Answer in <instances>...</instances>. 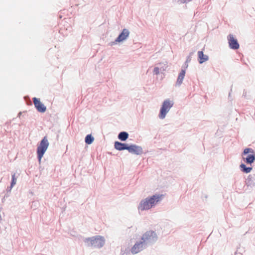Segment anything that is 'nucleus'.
<instances>
[{
    "label": "nucleus",
    "instance_id": "1",
    "mask_svg": "<svg viewBox=\"0 0 255 255\" xmlns=\"http://www.w3.org/2000/svg\"><path fill=\"white\" fill-rule=\"evenodd\" d=\"M49 145V143L46 136H44L40 141V143L38 145L37 148V154L39 162H41V159L47 150Z\"/></svg>",
    "mask_w": 255,
    "mask_h": 255
},
{
    "label": "nucleus",
    "instance_id": "2",
    "mask_svg": "<svg viewBox=\"0 0 255 255\" xmlns=\"http://www.w3.org/2000/svg\"><path fill=\"white\" fill-rule=\"evenodd\" d=\"M243 159L247 164L252 165L255 161V151L251 148H246L242 153Z\"/></svg>",
    "mask_w": 255,
    "mask_h": 255
},
{
    "label": "nucleus",
    "instance_id": "3",
    "mask_svg": "<svg viewBox=\"0 0 255 255\" xmlns=\"http://www.w3.org/2000/svg\"><path fill=\"white\" fill-rule=\"evenodd\" d=\"M85 242L87 243L88 246L101 248L105 244V239L103 237L97 236L87 238Z\"/></svg>",
    "mask_w": 255,
    "mask_h": 255
},
{
    "label": "nucleus",
    "instance_id": "4",
    "mask_svg": "<svg viewBox=\"0 0 255 255\" xmlns=\"http://www.w3.org/2000/svg\"><path fill=\"white\" fill-rule=\"evenodd\" d=\"M173 104L174 103L173 101H170L169 100H165L162 104L160 111L159 115V118L161 119H164L170 108L173 106Z\"/></svg>",
    "mask_w": 255,
    "mask_h": 255
},
{
    "label": "nucleus",
    "instance_id": "5",
    "mask_svg": "<svg viewBox=\"0 0 255 255\" xmlns=\"http://www.w3.org/2000/svg\"><path fill=\"white\" fill-rule=\"evenodd\" d=\"M156 233L152 231H148L145 232L142 236L141 240L143 243H152L157 240Z\"/></svg>",
    "mask_w": 255,
    "mask_h": 255
},
{
    "label": "nucleus",
    "instance_id": "6",
    "mask_svg": "<svg viewBox=\"0 0 255 255\" xmlns=\"http://www.w3.org/2000/svg\"><path fill=\"white\" fill-rule=\"evenodd\" d=\"M228 43L229 47L231 49L236 50L239 48V44L238 40L234 38V35L232 34H230L228 36Z\"/></svg>",
    "mask_w": 255,
    "mask_h": 255
},
{
    "label": "nucleus",
    "instance_id": "7",
    "mask_svg": "<svg viewBox=\"0 0 255 255\" xmlns=\"http://www.w3.org/2000/svg\"><path fill=\"white\" fill-rule=\"evenodd\" d=\"M33 102L35 108L38 112L44 113L46 111V107L40 102L39 99L36 98H33Z\"/></svg>",
    "mask_w": 255,
    "mask_h": 255
},
{
    "label": "nucleus",
    "instance_id": "8",
    "mask_svg": "<svg viewBox=\"0 0 255 255\" xmlns=\"http://www.w3.org/2000/svg\"><path fill=\"white\" fill-rule=\"evenodd\" d=\"M127 150L129 152L135 154H139L142 153V148L135 145H128L127 146Z\"/></svg>",
    "mask_w": 255,
    "mask_h": 255
},
{
    "label": "nucleus",
    "instance_id": "9",
    "mask_svg": "<svg viewBox=\"0 0 255 255\" xmlns=\"http://www.w3.org/2000/svg\"><path fill=\"white\" fill-rule=\"evenodd\" d=\"M144 245V244L142 241L140 242H137L135 244L131 249L130 251L131 253L132 254H136L140 252L143 249Z\"/></svg>",
    "mask_w": 255,
    "mask_h": 255
},
{
    "label": "nucleus",
    "instance_id": "10",
    "mask_svg": "<svg viewBox=\"0 0 255 255\" xmlns=\"http://www.w3.org/2000/svg\"><path fill=\"white\" fill-rule=\"evenodd\" d=\"M163 198V195H154L148 198L151 208L155 205L158 202L160 201Z\"/></svg>",
    "mask_w": 255,
    "mask_h": 255
},
{
    "label": "nucleus",
    "instance_id": "11",
    "mask_svg": "<svg viewBox=\"0 0 255 255\" xmlns=\"http://www.w3.org/2000/svg\"><path fill=\"white\" fill-rule=\"evenodd\" d=\"M188 64H186V62L185 63V65L183 67H182V69L178 75V78L176 81V83H177L179 85H181L182 83L183 80L185 75L186 70Z\"/></svg>",
    "mask_w": 255,
    "mask_h": 255
},
{
    "label": "nucleus",
    "instance_id": "12",
    "mask_svg": "<svg viewBox=\"0 0 255 255\" xmlns=\"http://www.w3.org/2000/svg\"><path fill=\"white\" fill-rule=\"evenodd\" d=\"M150 203V202L149 198H146L145 200L141 201L138 208L141 210H148L151 208L149 204Z\"/></svg>",
    "mask_w": 255,
    "mask_h": 255
},
{
    "label": "nucleus",
    "instance_id": "13",
    "mask_svg": "<svg viewBox=\"0 0 255 255\" xmlns=\"http://www.w3.org/2000/svg\"><path fill=\"white\" fill-rule=\"evenodd\" d=\"M129 31L127 29H124L122 33L119 35L116 40L117 42H121L127 39L129 36Z\"/></svg>",
    "mask_w": 255,
    "mask_h": 255
},
{
    "label": "nucleus",
    "instance_id": "14",
    "mask_svg": "<svg viewBox=\"0 0 255 255\" xmlns=\"http://www.w3.org/2000/svg\"><path fill=\"white\" fill-rule=\"evenodd\" d=\"M246 185L248 187L252 188L255 186V178L252 175H249L246 180Z\"/></svg>",
    "mask_w": 255,
    "mask_h": 255
},
{
    "label": "nucleus",
    "instance_id": "15",
    "mask_svg": "<svg viewBox=\"0 0 255 255\" xmlns=\"http://www.w3.org/2000/svg\"><path fill=\"white\" fill-rule=\"evenodd\" d=\"M198 61L200 64H202L208 60L209 57L207 55H204L202 51L198 52Z\"/></svg>",
    "mask_w": 255,
    "mask_h": 255
},
{
    "label": "nucleus",
    "instance_id": "16",
    "mask_svg": "<svg viewBox=\"0 0 255 255\" xmlns=\"http://www.w3.org/2000/svg\"><path fill=\"white\" fill-rule=\"evenodd\" d=\"M127 144L116 141L114 144L115 148L118 150H123L126 149Z\"/></svg>",
    "mask_w": 255,
    "mask_h": 255
},
{
    "label": "nucleus",
    "instance_id": "17",
    "mask_svg": "<svg viewBox=\"0 0 255 255\" xmlns=\"http://www.w3.org/2000/svg\"><path fill=\"white\" fill-rule=\"evenodd\" d=\"M240 168L242 172H243L244 173H250L253 169L252 167H247L244 163H242L240 165Z\"/></svg>",
    "mask_w": 255,
    "mask_h": 255
},
{
    "label": "nucleus",
    "instance_id": "18",
    "mask_svg": "<svg viewBox=\"0 0 255 255\" xmlns=\"http://www.w3.org/2000/svg\"><path fill=\"white\" fill-rule=\"evenodd\" d=\"M128 136V134L127 132L123 131L119 133L118 135V138L122 140V141H125Z\"/></svg>",
    "mask_w": 255,
    "mask_h": 255
},
{
    "label": "nucleus",
    "instance_id": "19",
    "mask_svg": "<svg viewBox=\"0 0 255 255\" xmlns=\"http://www.w3.org/2000/svg\"><path fill=\"white\" fill-rule=\"evenodd\" d=\"M94 140V138L90 134L87 135L85 138V142L87 144H90L92 143Z\"/></svg>",
    "mask_w": 255,
    "mask_h": 255
},
{
    "label": "nucleus",
    "instance_id": "20",
    "mask_svg": "<svg viewBox=\"0 0 255 255\" xmlns=\"http://www.w3.org/2000/svg\"><path fill=\"white\" fill-rule=\"evenodd\" d=\"M17 179L15 177V173H13L12 175V180L10 184V188H12L16 183Z\"/></svg>",
    "mask_w": 255,
    "mask_h": 255
},
{
    "label": "nucleus",
    "instance_id": "21",
    "mask_svg": "<svg viewBox=\"0 0 255 255\" xmlns=\"http://www.w3.org/2000/svg\"><path fill=\"white\" fill-rule=\"evenodd\" d=\"M153 72L155 74L157 75L159 73V69L158 67H155L153 70Z\"/></svg>",
    "mask_w": 255,
    "mask_h": 255
},
{
    "label": "nucleus",
    "instance_id": "22",
    "mask_svg": "<svg viewBox=\"0 0 255 255\" xmlns=\"http://www.w3.org/2000/svg\"><path fill=\"white\" fill-rule=\"evenodd\" d=\"M177 2L179 3H184L186 2V0H177Z\"/></svg>",
    "mask_w": 255,
    "mask_h": 255
}]
</instances>
